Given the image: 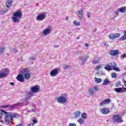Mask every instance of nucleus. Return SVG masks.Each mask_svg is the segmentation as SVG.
Listing matches in <instances>:
<instances>
[{
	"instance_id": "nucleus-1",
	"label": "nucleus",
	"mask_w": 126,
	"mask_h": 126,
	"mask_svg": "<svg viewBox=\"0 0 126 126\" xmlns=\"http://www.w3.org/2000/svg\"><path fill=\"white\" fill-rule=\"evenodd\" d=\"M22 17V12L21 11H17L13 14L12 20L14 23L19 22V19Z\"/></svg>"
},
{
	"instance_id": "nucleus-2",
	"label": "nucleus",
	"mask_w": 126,
	"mask_h": 126,
	"mask_svg": "<svg viewBox=\"0 0 126 126\" xmlns=\"http://www.w3.org/2000/svg\"><path fill=\"white\" fill-rule=\"evenodd\" d=\"M0 112H0L1 115H3V114H5V122L7 123V125H11L12 122H11V121L8 120V119L7 118H8L9 117H10V116H11L12 114L10 113H8L2 109L0 110Z\"/></svg>"
},
{
	"instance_id": "nucleus-3",
	"label": "nucleus",
	"mask_w": 126,
	"mask_h": 126,
	"mask_svg": "<svg viewBox=\"0 0 126 126\" xmlns=\"http://www.w3.org/2000/svg\"><path fill=\"white\" fill-rule=\"evenodd\" d=\"M29 71V70L27 68L24 69L22 71V73L23 74L25 79H30V77H31V75L30 74V73H28Z\"/></svg>"
},
{
	"instance_id": "nucleus-4",
	"label": "nucleus",
	"mask_w": 126,
	"mask_h": 126,
	"mask_svg": "<svg viewBox=\"0 0 126 126\" xmlns=\"http://www.w3.org/2000/svg\"><path fill=\"white\" fill-rule=\"evenodd\" d=\"M9 72V70L7 68L3 69L0 71V79L4 78L7 76V73Z\"/></svg>"
},
{
	"instance_id": "nucleus-5",
	"label": "nucleus",
	"mask_w": 126,
	"mask_h": 126,
	"mask_svg": "<svg viewBox=\"0 0 126 126\" xmlns=\"http://www.w3.org/2000/svg\"><path fill=\"white\" fill-rule=\"evenodd\" d=\"M113 120L115 123H118V124L123 123L124 122L123 119H122V117L121 116V115H113Z\"/></svg>"
},
{
	"instance_id": "nucleus-6",
	"label": "nucleus",
	"mask_w": 126,
	"mask_h": 126,
	"mask_svg": "<svg viewBox=\"0 0 126 126\" xmlns=\"http://www.w3.org/2000/svg\"><path fill=\"white\" fill-rule=\"evenodd\" d=\"M46 16L47 13L46 12H43L37 15L36 20H37V21H43V20L46 19Z\"/></svg>"
},
{
	"instance_id": "nucleus-7",
	"label": "nucleus",
	"mask_w": 126,
	"mask_h": 126,
	"mask_svg": "<svg viewBox=\"0 0 126 126\" xmlns=\"http://www.w3.org/2000/svg\"><path fill=\"white\" fill-rule=\"evenodd\" d=\"M40 90V87L39 86H32L31 88V91L29 92L30 95H33V93H37Z\"/></svg>"
},
{
	"instance_id": "nucleus-8",
	"label": "nucleus",
	"mask_w": 126,
	"mask_h": 126,
	"mask_svg": "<svg viewBox=\"0 0 126 126\" xmlns=\"http://www.w3.org/2000/svg\"><path fill=\"white\" fill-rule=\"evenodd\" d=\"M23 103L20 102L16 104H14L13 105H2L1 106L0 108H8V109H14L15 107H17V106H20V105H22Z\"/></svg>"
},
{
	"instance_id": "nucleus-9",
	"label": "nucleus",
	"mask_w": 126,
	"mask_h": 126,
	"mask_svg": "<svg viewBox=\"0 0 126 126\" xmlns=\"http://www.w3.org/2000/svg\"><path fill=\"white\" fill-rule=\"evenodd\" d=\"M89 59V56L86 55H81L80 57V60L82 62V65H84Z\"/></svg>"
},
{
	"instance_id": "nucleus-10",
	"label": "nucleus",
	"mask_w": 126,
	"mask_h": 126,
	"mask_svg": "<svg viewBox=\"0 0 126 126\" xmlns=\"http://www.w3.org/2000/svg\"><path fill=\"white\" fill-rule=\"evenodd\" d=\"M98 90L99 88L97 86H94L93 88H90L88 90L89 95L92 96V95H94Z\"/></svg>"
},
{
	"instance_id": "nucleus-11",
	"label": "nucleus",
	"mask_w": 126,
	"mask_h": 126,
	"mask_svg": "<svg viewBox=\"0 0 126 126\" xmlns=\"http://www.w3.org/2000/svg\"><path fill=\"white\" fill-rule=\"evenodd\" d=\"M57 102L60 104H64L67 102V98L65 96H60L58 98Z\"/></svg>"
},
{
	"instance_id": "nucleus-12",
	"label": "nucleus",
	"mask_w": 126,
	"mask_h": 126,
	"mask_svg": "<svg viewBox=\"0 0 126 126\" xmlns=\"http://www.w3.org/2000/svg\"><path fill=\"white\" fill-rule=\"evenodd\" d=\"M50 76H52V77H55V76H57L58 74H59V68H56L54 69H53L50 72Z\"/></svg>"
},
{
	"instance_id": "nucleus-13",
	"label": "nucleus",
	"mask_w": 126,
	"mask_h": 126,
	"mask_svg": "<svg viewBox=\"0 0 126 126\" xmlns=\"http://www.w3.org/2000/svg\"><path fill=\"white\" fill-rule=\"evenodd\" d=\"M16 79L18 80V81H20V82H24L25 81L23 74H19L16 77Z\"/></svg>"
},
{
	"instance_id": "nucleus-14",
	"label": "nucleus",
	"mask_w": 126,
	"mask_h": 126,
	"mask_svg": "<svg viewBox=\"0 0 126 126\" xmlns=\"http://www.w3.org/2000/svg\"><path fill=\"white\" fill-rule=\"evenodd\" d=\"M51 29H52V27L49 26L48 27V28L45 29V30H44V31H43V35H45V36H47V35H48V34H50V33H51Z\"/></svg>"
},
{
	"instance_id": "nucleus-15",
	"label": "nucleus",
	"mask_w": 126,
	"mask_h": 126,
	"mask_svg": "<svg viewBox=\"0 0 126 126\" xmlns=\"http://www.w3.org/2000/svg\"><path fill=\"white\" fill-rule=\"evenodd\" d=\"M77 14L80 20L83 19V10L81 9L77 12Z\"/></svg>"
},
{
	"instance_id": "nucleus-16",
	"label": "nucleus",
	"mask_w": 126,
	"mask_h": 126,
	"mask_svg": "<svg viewBox=\"0 0 126 126\" xmlns=\"http://www.w3.org/2000/svg\"><path fill=\"white\" fill-rule=\"evenodd\" d=\"M109 54L111 56H113L115 57V56H118L119 55V51L118 50H110L109 52Z\"/></svg>"
},
{
	"instance_id": "nucleus-17",
	"label": "nucleus",
	"mask_w": 126,
	"mask_h": 126,
	"mask_svg": "<svg viewBox=\"0 0 126 126\" xmlns=\"http://www.w3.org/2000/svg\"><path fill=\"white\" fill-rule=\"evenodd\" d=\"M111 103V99L106 98L102 101L100 103V106H102L104 104H110Z\"/></svg>"
},
{
	"instance_id": "nucleus-18",
	"label": "nucleus",
	"mask_w": 126,
	"mask_h": 126,
	"mask_svg": "<svg viewBox=\"0 0 126 126\" xmlns=\"http://www.w3.org/2000/svg\"><path fill=\"white\" fill-rule=\"evenodd\" d=\"M13 2V1H12V0H7L5 4L6 7H11V5H12Z\"/></svg>"
},
{
	"instance_id": "nucleus-19",
	"label": "nucleus",
	"mask_w": 126,
	"mask_h": 126,
	"mask_svg": "<svg viewBox=\"0 0 126 126\" xmlns=\"http://www.w3.org/2000/svg\"><path fill=\"white\" fill-rule=\"evenodd\" d=\"M101 113L104 114V115H107V114H109V113H110V109H109V108H104L101 110Z\"/></svg>"
},
{
	"instance_id": "nucleus-20",
	"label": "nucleus",
	"mask_w": 126,
	"mask_h": 126,
	"mask_svg": "<svg viewBox=\"0 0 126 126\" xmlns=\"http://www.w3.org/2000/svg\"><path fill=\"white\" fill-rule=\"evenodd\" d=\"M114 89L117 93H124L123 88H117Z\"/></svg>"
},
{
	"instance_id": "nucleus-21",
	"label": "nucleus",
	"mask_w": 126,
	"mask_h": 126,
	"mask_svg": "<svg viewBox=\"0 0 126 126\" xmlns=\"http://www.w3.org/2000/svg\"><path fill=\"white\" fill-rule=\"evenodd\" d=\"M111 83V81L109 80V79H105L104 80L103 82L102 83V85H108V84H110Z\"/></svg>"
},
{
	"instance_id": "nucleus-22",
	"label": "nucleus",
	"mask_w": 126,
	"mask_h": 126,
	"mask_svg": "<svg viewBox=\"0 0 126 126\" xmlns=\"http://www.w3.org/2000/svg\"><path fill=\"white\" fill-rule=\"evenodd\" d=\"M118 10L122 13H125V12H126V6L120 8L118 9Z\"/></svg>"
},
{
	"instance_id": "nucleus-23",
	"label": "nucleus",
	"mask_w": 126,
	"mask_h": 126,
	"mask_svg": "<svg viewBox=\"0 0 126 126\" xmlns=\"http://www.w3.org/2000/svg\"><path fill=\"white\" fill-rule=\"evenodd\" d=\"M123 33L125 35H124L123 36L121 37L120 38L119 41H125V40H126V31H124Z\"/></svg>"
},
{
	"instance_id": "nucleus-24",
	"label": "nucleus",
	"mask_w": 126,
	"mask_h": 126,
	"mask_svg": "<svg viewBox=\"0 0 126 126\" xmlns=\"http://www.w3.org/2000/svg\"><path fill=\"white\" fill-rule=\"evenodd\" d=\"M99 58L98 57H95V59L94 60L93 63V64H97V63H99Z\"/></svg>"
},
{
	"instance_id": "nucleus-25",
	"label": "nucleus",
	"mask_w": 126,
	"mask_h": 126,
	"mask_svg": "<svg viewBox=\"0 0 126 126\" xmlns=\"http://www.w3.org/2000/svg\"><path fill=\"white\" fill-rule=\"evenodd\" d=\"M5 50V48L4 47H0V56H1L4 53Z\"/></svg>"
},
{
	"instance_id": "nucleus-26",
	"label": "nucleus",
	"mask_w": 126,
	"mask_h": 126,
	"mask_svg": "<svg viewBox=\"0 0 126 126\" xmlns=\"http://www.w3.org/2000/svg\"><path fill=\"white\" fill-rule=\"evenodd\" d=\"M105 69L106 70H113V68L109 64H106V66L104 67Z\"/></svg>"
},
{
	"instance_id": "nucleus-27",
	"label": "nucleus",
	"mask_w": 126,
	"mask_h": 126,
	"mask_svg": "<svg viewBox=\"0 0 126 126\" xmlns=\"http://www.w3.org/2000/svg\"><path fill=\"white\" fill-rule=\"evenodd\" d=\"M94 81L96 82V83H101V81H102V79H101V78H98L95 77Z\"/></svg>"
},
{
	"instance_id": "nucleus-28",
	"label": "nucleus",
	"mask_w": 126,
	"mask_h": 126,
	"mask_svg": "<svg viewBox=\"0 0 126 126\" xmlns=\"http://www.w3.org/2000/svg\"><path fill=\"white\" fill-rule=\"evenodd\" d=\"M75 118H78L80 117V111H76L74 113Z\"/></svg>"
},
{
	"instance_id": "nucleus-29",
	"label": "nucleus",
	"mask_w": 126,
	"mask_h": 126,
	"mask_svg": "<svg viewBox=\"0 0 126 126\" xmlns=\"http://www.w3.org/2000/svg\"><path fill=\"white\" fill-rule=\"evenodd\" d=\"M78 122L79 124H80V125H83V124H84V119L82 118H80L78 120Z\"/></svg>"
},
{
	"instance_id": "nucleus-30",
	"label": "nucleus",
	"mask_w": 126,
	"mask_h": 126,
	"mask_svg": "<svg viewBox=\"0 0 126 126\" xmlns=\"http://www.w3.org/2000/svg\"><path fill=\"white\" fill-rule=\"evenodd\" d=\"M110 65L111 66V67H113V68L114 67H115V66H117V63H115L114 62H112L110 63Z\"/></svg>"
},
{
	"instance_id": "nucleus-31",
	"label": "nucleus",
	"mask_w": 126,
	"mask_h": 126,
	"mask_svg": "<svg viewBox=\"0 0 126 126\" xmlns=\"http://www.w3.org/2000/svg\"><path fill=\"white\" fill-rule=\"evenodd\" d=\"M109 39L114 40V39H115V34L114 33H111L110 35L109 36Z\"/></svg>"
},
{
	"instance_id": "nucleus-32",
	"label": "nucleus",
	"mask_w": 126,
	"mask_h": 126,
	"mask_svg": "<svg viewBox=\"0 0 126 126\" xmlns=\"http://www.w3.org/2000/svg\"><path fill=\"white\" fill-rule=\"evenodd\" d=\"M112 78H117L118 76H117V73L115 72H112L111 74Z\"/></svg>"
},
{
	"instance_id": "nucleus-33",
	"label": "nucleus",
	"mask_w": 126,
	"mask_h": 126,
	"mask_svg": "<svg viewBox=\"0 0 126 126\" xmlns=\"http://www.w3.org/2000/svg\"><path fill=\"white\" fill-rule=\"evenodd\" d=\"M32 96H33V94H29V92L26 97L27 100H29V99L31 98V97H32Z\"/></svg>"
},
{
	"instance_id": "nucleus-34",
	"label": "nucleus",
	"mask_w": 126,
	"mask_h": 126,
	"mask_svg": "<svg viewBox=\"0 0 126 126\" xmlns=\"http://www.w3.org/2000/svg\"><path fill=\"white\" fill-rule=\"evenodd\" d=\"M116 87H119V86H122V84H121V82L118 81L115 84Z\"/></svg>"
},
{
	"instance_id": "nucleus-35",
	"label": "nucleus",
	"mask_w": 126,
	"mask_h": 126,
	"mask_svg": "<svg viewBox=\"0 0 126 126\" xmlns=\"http://www.w3.org/2000/svg\"><path fill=\"white\" fill-rule=\"evenodd\" d=\"M82 119H86L87 118V114L86 113H84L82 114Z\"/></svg>"
},
{
	"instance_id": "nucleus-36",
	"label": "nucleus",
	"mask_w": 126,
	"mask_h": 126,
	"mask_svg": "<svg viewBox=\"0 0 126 126\" xmlns=\"http://www.w3.org/2000/svg\"><path fill=\"white\" fill-rule=\"evenodd\" d=\"M112 69H114V70H115L116 71H118V72L121 71V69H120V68L117 67V66H115V67L112 68Z\"/></svg>"
},
{
	"instance_id": "nucleus-37",
	"label": "nucleus",
	"mask_w": 126,
	"mask_h": 126,
	"mask_svg": "<svg viewBox=\"0 0 126 126\" xmlns=\"http://www.w3.org/2000/svg\"><path fill=\"white\" fill-rule=\"evenodd\" d=\"M7 10H2L0 11V14H4V13H6L7 12Z\"/></svg>"
},
{
	"instance_id": "nucleus-38",
	"label": "nucleus",
	"mask_w": 126,
	"mask_h": 126,
	"mask_svg": "<svg viewBox=\"0 0 126 126\" xmlns=\"http://www.w3.org/2000/svg\"><path fill=\"white\" fill-rule=\"evenodd\" d=\"M121 36V33H115L114 34V37L116 38H119Z\"/></svg>"
},
{
	"instance_id": "nucleus-39",
	"label": "nucleus",
	"mask_w": 126,
	"mask_h": 126,
	"mask_svg": "<svg viewBox=\"0 0 126 126\" xmlns=\"http://www.w3.org/2000/svg\"><path fill=\"white\" fill-rule=\"evenodd\" d=\"M83 53V51L82 50H79L75 52L76 55H80V54H82Z\"/></svg>"
},
{
	"instance_id": "nucleus-40",
	"label": "nucleus",
	"mask_w": 126,
	"mask_h": 126,
	"mask_svg": "<svg viewBox=\"0 0 126 126\" xmlns=\"http://www.w3.org/2000/svg\"><path fill=\"white\" fill-rule=\"evenodd\" d=\"M12 115L14 118H17L19 117V115L17 113L13 114Z\"/></svg>"
},
{
	"instance_id": "nucleus-41",
	"label": "nucleus",
	"mask_w": 126,
	"mask_h": 126,
	"mask_svg": "<svg viewBox=\"0 0 126 126\" xmlns=\"http://www.w3.org/2000/svg\"><path fill=\"white\" fill-rule=\"evenodd\" d=\"M125 58H126V53H124L121 55V59H125Z\"/></svg>"
},
{
	"instance_id": "nucleus-42",
	"label": "nucleus",
	"mask_w": 126,
	"mask_h": 126,
	"mask_svg": "<svg viewBox=\"0 0 126 126\" xmlns=\"http://www.w3.org/2000/svg\"><path fill=\"white\" fill-rule=\"evenodd\" d=\"M74 23L75 26H79L80 25V23H79V22L76 23V21H74Z\"/></svg>"
},
{
	"instance_id": "nucleus-43",
	"label": "nucleus",
	"mask_w": 126,
	"mask_h": 126,
	"mask_svg": "<svg viewBox=\"0 0 126 126\" xmlns=\"http://www.w3.org/2000/svg\"><path fill=\"white\" fill-rule=\"evenodd\" d=\"M64 69H67V68H69V65H65L63 66Z\"/></svg>"
},
{
	"instance_id": "nucleus-44",
	"label": "nucleus",
	"mask_w": 126,
	"mask_h": 126,
	"mask_svg": "<svg viewBox=\"0 0 126 126\" xmlns=\"http://www.w3.org/2000/svg\"><path fill=\"white\" fill-rule=\"evenodd\" d=\"M68 126H76V124L75 123H69Z\"/></svg>"
},
{
	"instance_id": "nucleus-45",
	"label": "nucleus",
	"mask_w": 126,
	"mask_h": 126,
	"mask_svg": "<svg viewBox=\"0 0 126 126\" xmlns=\"http://www.w3.org/2000/svg\"><path fill=\"white\" fill-rule=\"evenodd\" d=\"M36 58H34V57H32L30 58V60L31 61H35Z\"/></svg>"
},
{
	"instance_id": "nucleus-46",
	"label": "nucleus",
	"mask_w": 126,
	"mask_h": 126,
	"mask_svg": "<svg viewBox=\"0 0 126 126\" xmlns=\"http://www.w3.org/2000/svg\"><path fill=\"white\" fill-rule=\"evenodd\" d=\"M119 11H120L119 10V9H118L117 11H115V14H117V15H119Z\"/></svg>"
},
{
	"instance_id": "nucleus-47",
	"label": "nucleus",
	"mask_w": 126,
	"mask_h": 126,
	"mask_svg": "<svg viewBox=\"0 0 126 126\" xmlns=\"http://www.w3.org/2000/svg\"><path fill=\"white\" fill-rule=\"evenodd\" d=\"M33 123L32 124H37V120L36 119H33L32 120Z\"/></svg>"
},
{
	"instance_id": "nucleus-48",
	"label": "nucleus",
	"mask_w": 126,
	"mask_h": 126,
	"mask_svg": "<svg viewBox=\"0 0 126 126\" xmlns=\"http://www.w3.org/2000/svg\"><path fill=\"white\" fill-rule=\"evenodd\" d=\"M101 68V66L100 65H98L96 68L95 69H96V70H98V69Z\"/></svg>"
},
{
	"instance_id": "nucleus-49",
	"label": "nucleus",
	"mask_w": 126,
	"mask_h": 126,
	"mask_svg": "<svg viewBox=\"0 0 126 126\" xmlns=\"http://www.w3.org/2000/svg\"><path fill=\"white\" fill-rule=\"evenodd\" d=\"M13 52L14 53H15V54H16V53H17V52H18V51H17V50H16L15 49H14L13 50Z\"/></svg>"
},
{
	"instance_id": "nucleus-50",
	"label": "nucleus",
	"mask_w": 126,
	"mask_h": 126,
	"mask_svg": "<svg viewBox=\"0 0 126 126\" xmlns=\"http://www.w3.org/2000/svg\"><path fill=\"white\" fill-rule=\"evenodd\" d=\"M10 120L11 121H12L13 120V116L12 115V114H11V115L10 116Z\"/></svg>"
},
{
	"instance_id": "nucleus-51",
	"label": "nucleus",
	"mask_w": 126,
	"mask_h": 126,
	"mask_svg": "<svg viewBox=\"0 0 126 126\" xmlns=\"http://www.w3.org/2000/svg\"><path fill=\"white\" fill-rule=\"evenodd\" d=\"M27 126H34V124L32 123L28 125Z\"/></svg>"
},
{
	"instance_id": "nucleus-52",
	"label": "nucleus",
	"mask_w": 126,
	"mask_h": 126,
	"mask_svg": "<svg viewBox=\"0 0 126 126\" xmlns=\"http://www.w3.org/2000/svg\"><path fill=\"white\" fill-rule=\"evenodd\" d=\"M10 85H12V86H14V82H10Z\"/></svg>"
},
{
	"instance_id": "nucleus-53",
	"label": "nucleus",
	"mask_w": 126,
	"mask_h": 126,
	"mask_svg": "<svg viewBox=\"0 0 126 126\" xmlns=\"http://www.w3.org/2000/svg\"><path fill=\"white\" fill-rule=\"evenodd\" d=\"M123 93L126 92V88H123Z\"/></svg>"
},
{
	"instance_id": "nucleus-54",
	"label": "nucleus",
	"mask_w": 126,
	"mask_h": 126,
	"mask_svg": "<svg viewBox=\"0 0 126 126\" xmlns=\"http://www.w3.org/2000/svg\"><path fill=\"white\" fill-rule=\"evenodd\" d=\"M87 16L88 18H90V17H91V15H90V14H88Z\"/></svg>"
},
{
	"instance_id": "nucleus-55",
	"label": "nucleus",
	"mask_w": 126,
	"mask_h": 126,
	"mask_svg": "<svg viewBox=\"0 0 126 126\" xmlns=\"http://www.w3.org/2000/svg\"><path fill=\"white\" fill-rule=\"evenodd\" d=\"M85 46H86V47H88V46H89V44H88V43H86V44H85Z\"/></svg>"
},
{
	"instance_id": "nucleus-56",
	"label": "nucleus",
	"mask_w": 126,
	"mask_h": 126,
	"mask_svg": "<svg viewBox=\"0 0 126 126\" xmlns=\"http://www.w3.org/2000/svg\"><path fill=\"white\" fill-rule=\"evenodd\" d=\"M16 126H22V124H20L17 125Z\"/></svg>"
},
{
	"instance_id": "nucleus-57",
	"label": "nucleus",
	"mask_w": 126,
	"mask_h": 126,
	"mask_svg": "<svg viewBox=\"0 0 126 126\" xmlns=\"http://www.w3.org/2000/svg\"><path fill=\"white\" fill-rule=\"evenodd\" d=\"M54 48H59V46L58 45H57V46L54 45Z\"/></svg>"
},
{
	"instance_id": "nucleus-58",
	"label": "nucleus",
	"mask_w": 126,
	"mask_h": 126,
	"mask_svg": "<svg viewBox=\"0 0 126 126\" xmlns=\"http://www.w3.org/2000/svg\"><path fill=\"white\" fill-rule=\"evenodd\" d=\"M77 40H79V39H80V37H79V36H78V37H77Z\"/></svg>"
},
{
	"instance_id": "nucleus-59",
	"label": "nucleus",
	"mask_w": 126,
	"mask_h": 126,
	"mask_svg": "<svg viewBox=\"0 0 126 126\" xmlns=\"http://www.w3.org/2000/svg\"><path fill=\"white\" fill-rule=\"evenodd\" d=\"M1 118H2V114H1V115H0V119H1Z\"/></svg>"
},
{
	"instance_id": "nucleus-60",
	"label": "nucleus",
	"mask_w": 126,
	"mask_h": 126,
	"mask_svg": "<svg viewBox=\"0 0 126 126\" xmlns=\"http://www.w3.org/2000/svg\"><path fill=\"white\" fill-rule=\"evenodd\" d=\"M1 123H2V124H3L4 121H2V120H1Z\"/></svg>"
},
{
	"instance_id": "nucleus-61",
	"label": "nucleus",
	"mask_w": 126,
	"mask_h": 126,
	"mask_svg": "<svg viewBox=\"0 0 126 126\" xmlns=\"http://www.w3.org/2000/svg\"><path fill=\"white\" fill-rule=\"evenodd\" d=\"M32 112H35V109H32Z\"/></svg>"
},
{
	"instance_id": "nucleus-62",
	"label": "nucleus",
	"mask_w": 126,
	"mask_h": 126,
	"mask_svg": "<svg viewBox=\"0 0 126 126\" xmlns=\"http://www.w3.org/2000/svg\"><path fill=\"white\" fill-rule=\"evenodd\" d=\"M67 19H68V17H66V20H67Z\"/></svg>"
},
{
	"instance_id": "nucleus-63",
	"label": "nucleus",
	"mask_w": 126,
	"mask_h": 126,
	"mask_svg": "<svg viewBox=\"0 0 126 126\" xmlns=\"http://www.w3.org/2000/svg\"><path fill=\"white\" fill-rule=\"evenodd\" d=\"M96 30H97V29H95V30L94 31V32H96Z\"/></svg>"
},
{
	"instance_id": "nucleus-64",
	"label": "nucleus",
	"mask_w": 126,
	"mask_h": 126,
	"mask_svg": "<svg viewBox=\"0 0 126 126\" xmlns=\"http://www.w3.org/2000/svg\"><path fill=\"white\" fill-rule=\"evenodd\" d=\"M115 17V18H116V17Z\"/></svg>"
}]
</instances>
